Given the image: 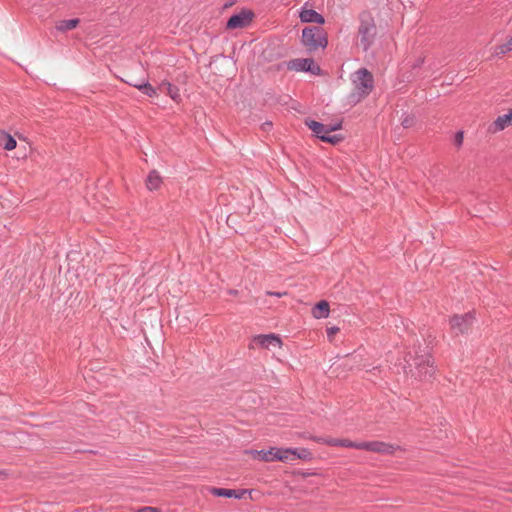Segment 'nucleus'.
Segmentation results:
<instances>
[{
	"label": "nucleus",
	"instance_id": "1",
	"mask_svg": "<svg viewBox=\"0 0 512 512\" xmlns=\"http://www.w3.org/2000/svg\"><path fill=\"white\" fill-rule=\"evenodd\" d=\"M245 454L253 460H259L263 462L280 461L284 463H291L296 459H311V453L305 448L293 449L270 447L267 450H246Z\"/></svg>",
	"mask_w": 512,
	"mask_h": 512
},
{
	"label": "nucleus",
	"instance_id": "2",
	"mask_svg": "<svg viewBox=\"0 0 512 512\" xmlns=\"http://www.w3.org/2000/svg\"><path fill=\"white\" fill-rule=\"evenodd\" d=\"M353 91L351 102L357 103L366 97L373 89V76L366 69H360L352 77Z\"/></svg>",
	"mask_w": 512,
	"mask_h": 512
},
{
	"label": "nucleus",
	"instance_id": "3",
	"mask_svg": "<svg viewBox=\"0 0 512 512\" xmlns=\"http://www.w3.org/2000/svg\"><path fill=\"white\" fill-rule=\"evenodd\" d=\"M475 321L472 313L456 314L449 319L450 330L454 335L466 334L470 331Z\"/></svg>",
	"mask_w": 512,
	"mask_h": 512
},
{
	"label": "nucleus",
	"instance_id": "4",
	"mask_svg": "<svg viewBox=\"0 0 512 512\" xmlns=\"http://www.w3.org/2000/svg\"><path fill=\"white\" fill-rule=\"evenodd\" d=\"M302 42L309 50H316L319 47H325L327 40L321 36L318 28L307 27L302 31Z\"/></svg>",
	"mask_w": 512,
	"mask_h": 512
},
{
	"label": "nucleus",
	"instance_id": "5",
	"mask_svg": "<svg viewBox=\"0 0 512 512\" xmlns=\"http://www.w3.org/2000/svg\"><path fill=\"white\" fill-rule=\"evenodd\" d=\"M351 448L372 451L380 454H392L395 451V447L391 444L372 441V442H353L351 441Z\"/></svg>",
	"mask_w": 512,
	"mask_h": 512
},
{
	"label": "nucleus",
	"instance_id": "6",
	"mask_svg": "<svg viewBox=\"0 0 512 512\" xmlns=\"http://www.w3.org/2000/svg\"><path fill=\"white\" fill-rule=\"evenodd\" d=\"M255 346H258L262 349H271L275 347L282 348L283 342L281 338L276 334H260L252 338L250 348L253 349Z\"/></svg>",
	"mask_w": 512,
	"mask_h": 512
},
{
	"label": "nucleus",
	"instance_id": "7",
	"mask_svg": "<svg viewBox=\"0 0 512 512\" xmlns=\"http://www.w3.org/2000/svg\"><path fill=\"white\" fill-rule=\"evenodd\" d=\"M376 27L372 21H363L359 27L360 42L367 49L375 36Z\"/></svg>",
	"mask_w": 512,
	"mask_h": 512
},
{
	"label": "nucleus",
	"instance_id": "8",
	"mask_svg": "<svg viewBox=\"0 0 512 512\" xmlns=\"http://www.w3.org/2000/svg\"><path fill=\"white\" fill-rule=\"evenodd\" d=\"M253 13L249 10H243L238 14L233 15L227 22V28L239 29L249 25L252 21Z\"/></svg>",
	"mask_w": 512,
	"mask_h": 512
},
{
	"label": "nucleus",
	"instance_id": "9",
	"mask_svg": "<svg viewBox=\"0 0 512 512\" xmlns=\"http://www.w3.org/2000/svg\"><path fill=\"white\" fill-rule=\"evenodd\" d=\"M512 125V108L503 115H499L493 123L490 124L488 130L491 133L500 132Z\"/></svg>",
	"mask_w": 512,
	"mask_h": 512
},
{
	"label": "nucleus",
	"instance_id": "10",
	"mask_svg": "<svg viewBox=\"0 0 512 512\" xmlns=\"http://www.w3.org/2000/svg\"><path fill=\"white\" fill-rule=\"evenodd\" d=\"M291 67L297 71H309L312 74L320 72V67L312 59H296L291 62Z\"/></svg>",
	"mask_w": 512,
	"mask_h": 512
},
{
	"label": "nucleus",
	"instance_id": "11",
	"mask_svg": "<svg viewBox=\"0 0 512 512\" xmlns=\"http://www.w3.org/2000/svg\"><path fill=\"white\" fill-rule=\"evenodd\" d=\"M299 17L301 21L305 23L324 24L325 22L324 17L322 15H320L313 9H308L305 7L302 8Z\"/></svg>",
	"mask_w": 512,
	"mask_h": 512
},
{
	"label": "nucleus",
	"instance_id": "12",
	"mask_svg": "<svg viewBox=\"0 0 512 512\" xmlns=\"http://www.w3.org/2000/svg\"><path fill=\"white\" fill-rule=\"evenodd\" d=\"M210 492L215 496L227 497V498H242V496L246 493L245 490L236 491V490H232V489L215 488V487H212L210 489Z\"/></svg>",
	"mask_w": 512,
	"mask_h": 512
},
{
	"label": "nucleus",
	"instance_id": "13",
	"mask_svg": "<svg viewBox=\"0 0 512 512\" xmlns=\"http://www.w3.org/2000/svg\"><path fill=\"white\" fill-rule=\"evenodd\" d=\"M308 127L320 138L321 135L329 134L331 131L337 130L338 126L328 127L316 121L307 122Z\"/></svg>",
	"mask_w": 512,
	"mask_h": 512
},
{
	"label": "nucleus",
	"instance_id": "14",
	"mask_svg": "<svg viewBox=\"0 0 512 512\" xmlns=\"http://www.w3.org/2000/svg\"><path fill=\"white\" fill-rule=\"evenodd\" d=\"M162 177L156 170L150 171L146 179V187L150 191L158 190L162 185Z\"/></svg>",
	"mask_w": 512,
	"mask_h": 512
},
{
	"label": "nucleus",
	"instance_id": "15",
	"mask_svg": "<svg viewBox=\"0 0 512 512\" xmlns=\"http://www.w3.org/2000/svg\"><path fill=\"white\" fill-rule=\"evenodd\" d=\"M159 89L165 92L173 101L177 103L181 101L179 89L173 86L170 82H162L159 85Z\"/></svg>",
	"mask_w": 512,
	"mask_h": 512
},
{
	"label": "nucleus",
	"instance_id": "16",
	"mask_svg": "<svg viewBox=\"0 0 512 512\" xmlns=\"http://www.w3.org/2000/svg\"><path fill=\"white\" fill-rule=\"evenodd\" d=\"M17 142L14 137L4 130H0V147L4 150L11 151L15 149Z\"/></svg>",
	"mask_w": 512,
	"mask_h": 512
},
{
	"label": "nucleus",
	"instance_id": "17",
	"mask_svg": "<svg viewBox=\"0 0 512 512\" xmlns=\"http://www.w3.org/2000/svg\"><path fill=\"white\" fill-rule=\"evenodd\" d=\"M329 303L327 301H320L312 310V315L316 319L327 318L329 316Z\"/></svg>",
	"mask_w": 512,
	"mask_h": 512
},
{
	"label": "nucleus",
	"instance_id": "18",
	"mask_svg": "<svg viewBox=\"0 0 512 512\" xmlns=\"http://www.w3.org/2000/svg\"><path fill=\"white\" fill-rule=\"evenodd\" d=\"M79 22L80 20L78 18L60 20L56 22L55 28L59 32H66L75 29L78 26Z\"/></svg>",
	"mask_w": 512,
	"mask_h": 512
},
{
	"label": "nucleus",
	"instance_id": "19",
	"mask_svg": "<svg viewBox=\"0 0 512 512\" xmlns=\"http://www.w3.org/2000/svg\"><path fill=\"white\" fill-rule=\"evenodd\" d=\"M316 441L329 446H341L351 448V440L348 439L317 438Z\"/></svg>",
	"mask_w": 512,
	"mask_h": 512
},
{
	"label": "nucleus",
	"instance_id": "20",
	"mask_svg": "<svg viewBox=\"0 0 512 512\" xmlns=\"http://www.w3.org/2000/svg\"><path fill=\"white\" fill-rule=\"evenodd\" d=\"M512 51V36L509 37L504 43L499 44L495 47L494 53L495 55H504L508 52Z\"/></svg>",
	"mask_w": 512,
	"mask_h": 512
},
{
	"label": "nucleus",
	"instance_id": "21",
	"mask_svg": "<svg viewBox=\"0 0 512 512\" xmlns=\"http://www.w3.org/2000/svg\"><path fill=\"white\" fill-rule=\"evenodd\" d=\"M134 87L149 97H156L158 95L157 90L147 82L146 84H134Z\"/></svg>",
	"mask_w": 512,
	"mask_h": 512
},
{
	"label": "nucleus",
	"instance_id": "22",
	"mask_svg": "<svg viewBox=\"0 0 512 512\" xmlns=\"http://www.w3.org/2000/svg\"><path fill=\"white\" fill-rule=\"evenodd\" d=\"M320 139L322 141H325V142H328V143H332V144H335V143H338L342 138L339 137V136H329L328 134L326 135H321L320 136Z\"/></svg>",
	"mask_w": 512,
	"mask_h": 512
},
{
	"label": "nucleus",
	"instance_id": "23",
	"mask_svg": "<svg viewBox=\"0 0 512 512\" xmlns=\"http://www.w3.org/2000/svg\"><path fill=\"white\" fill-rule=\"evenodd\" d=\"M320 139L322 141H325V142H328V143H332V144H335V143H338L342 138L339 137V136H329L328 134L326 135H321L320 136Z\"/></svg>",
	"mask_w": 512,
	"mask_h": 512
},
{
	"label": "nucleus",
	"instance_id": "24",
	"mask_svg": "<svg viewBox=\"0 0 512 512\" xmlns=\"http://www.w3.org/2000/svg\"><path fill=\"white\" fill-rule=\"evenodd\" d=\"M339 330L340 329L338 327H329V328H327V337H328L330 342L333 341L334 336L339 332Z\"/></svg>",
	"mask_w": 512,
	"mask_h": 512
},
{
	"label": "nucleus",
	"instance_id": "25",
	"mask_svg": "<svg viewBox=\"0 0 512 512\" xmlns=\"http://www.w3.org/2000/svg\"><path fill=\"white\" fill-rule=\"evenodd\" d=\"M135 512H161V510L156 507L145 506L135 510Z\"/></svg>",
	"mask_w": 512,
	"mask_h": 512
},
{
	"label": "nucleus",
	"instance_id": "26",
	"mask_svg": "<svg viewBox=\"0 0 512 512\" xmlns=\"http://www.w3.org/2000/svg\"><path fill=\"white\" fill-rule=\"evenodd\" d=\"M422 364H427L429 366L431 364V358L429 356H426L425 359L423 358L419 361H415L416 366H421Z\"/></svg>",
	"mask_w": 512,
	"mask_h": 512
},
{
	"label": "nucleus",
	"instance_id": "27",
	"mask_svg": "<svg viewBox=\"0 0 512 512\" xmlns=\"http://www.w3.org/2000/svg\"><path fill=\"white\" fill-rule=\"evenodd\" d=\"M462 141H463V133L462 132H458L457 135H456V144L457 145H461Z\"/></svg>",
	"mask_w": 512,
	"mask_h": 512
},
{
	"label": "nucleus",
	"instance_id": "28",
	"mask_svg": "<svg viewBox=\"0 0 512 512\" xmlns=\"http://www.w3.org/2000/svg\"><path fill=\"white\" fill-rule=\"evenodd\" d=\"M412 123H413V119H408V118H407V119H405V120L403 121V125H404L405 127H409V126H411V125H412Z\"/></svg>",
	"mask_w": 512,
	"mask_h": 512
},
{
	"label": "nucleus",
	"instance_id": "29",
	"mask_svg": "<svg viewBox=\"0 0 512 512\" xmlns=\"http://www.w3.org/2000/svg\"><path fill=\"white\" fill-rule=\"evenodd\" d=\"M130 85L134 87V84H146V82H139V81H130L128 82Z\"/></svg>",
	"mask_w": 512,
	"mask_h": 512
},
{
	"label": "nucleus",
	"instance_id": "30",
	"mask_svg": "<svg viewBox=\"0 0 512 512\" xmlns=\"http://www.w3.org/2000/svg\"><path fill=\"white\" fill-rule=\"evenodd\" d=\"M268 294H270V295H275V296H277V297H281V296H282V293H278V292H277V293H271V292H269ZM284 294H285V293H283V295H284Z\"/></svg>",
	"mask_w": 512,
	"mask_h": 512
},
{
	"label": "nucleus",
	"instance_id": "31",
	"mask_svg": "<svg viewBox=\"0 0 512 512\" xmlns=\"http://www.w3.org/2000/svg\"><path fill=\"white\" fill-rule=\"evenodd\" d=\"M232 295H235L237 292L236 291H231L230 292Z\"/></svg>",
	"mask_w": 512,
	"mask_h": 512
}]
</instances>
